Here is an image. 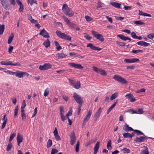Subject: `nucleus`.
I'll return each mask as SVG.
<instances>
[{
	"instance_id": "nucleus-61",
	"label": "nucleus",
	"mask_w": 154,
	"mask_h": 154,
	"mask_svg": "<svg viewBox=\"0 0 154 154\" xmlns=\"http://www.w3.org/2000/svg\"><path fill=\"white\" fill-rule=\"evenodd\" d=\"M20 7V8L19 9V11L20 12H21L23 11V6L22 5V4L19 5Z\"/></svg>"
},
{
	"instance_id": "nucleus-23",
	"label": "nucleus",
	"mask_w": 154,
	"mask_h": 154,
	"mask_svg": "<svg viewBox=\"0 0 154 154\" xmlns=\"http://www.w3.org/2000/svg\"><path fill=\"white\" fill-rule=\"evenodd\" d=\"M100 142H97L94 148V154H96L97 153L100 146Z\"/></svg>"
},
{
	"instance_id": "nucleus-49",
	"label": "nucleus",
	"mask_w": 154,
	"mask_h": 154,
	"mask_svg": "<svg viewBox=\"0 0 154 154\" xmlns=\"http://www.w3.org/2000/svg\"><path fill=\"white\" fill-rule=\"evenodd\" d=\"M18 111V106H16L14 112V116L15 118L17 116Z\"/></svg>"
},
{
	"instance_id": "nucleus-2",
	"label": "nucleus",
	"mask_w": 154,
	"mask_h": 154,
	"mask_svg": "<svg viewBox=\"0 0 154 154\" xmlns=\"http://www.w3.org/2000/svg\"><path fill=\"white\" fill-rule=\"evenodd\" d=\"M7 73L10 74H14L18 78H22L23 77V72H21L19 71H17L15 72H12V71L7 70L6 71H4Z\"/></svg>"
},
{
	"instance_id": "nucleus-14",
	"label": "nucleus",
	"mask_w": 154,
	"mask_h": 154,
	"mask_svg": "<svg viewBox=\"0 0 154 154\" xmlns=\"http://www.w3.org/2000/svg\"><path fill=\"white\" fill-rule=\"evenodd\" d=\"M92 113V110H90L87 114L86 116L85 117L84 119L83 124H85L90 119V116Z\"/></svg>"
},
{
	"instance_id": "nucleus-27",
	"label": "nucleus",
	"mask_w": 154,
	"mask_h": 154,
	"mask_svg": "<svg viewBox=\"0 0 154 154\" xmlns=\"http://www.w3.org/2000/svg\"><path fill=\"white\" fill-rule=\"evenodd\" d=\"M56 33L59 37L62 39L63 38L65 34L64 33H62L59 31H57Z\"/></svg>"
},
{
	"instance_id": "nucleus-47",
	"label": "nucleus",
	"mask_w": 154,
	"mask_h": 154,
	"mask_svg": "<svg viewBox=\"0 0 154 154\" xmlns=\"http://www.w3.org/2000/svg\"><path fill=\"white\" fill-rule=\"evenodd\" d=\"M16 135V134L15 133H13L11 134L10 137L9 143H11V142L13 140L14 137Z\"/></svg>"
},
{
	"instance_id": "nucleus-25",
	"label": "nucleus",
	"mask_w": 154,
	"mask_h": 154,
	"mask_svg": "<svg viewBox=\"0 0 154 154\" xmlns=\"http://www.w3.org/2000/svg\"><path fill=\"white\" fill-rule=\"evenodd\" d=\"M67 55L63 53H58L56 54V57L58 59H62L65 58Z\"/></svg>"
},
{
	"instance_id": "nucleus-16",
	"label": "nucleus",
	"mask_w": 154,
	"mask_h": 154,
	"mask_svg": "<svg viewBox=\"0 0 154 154\" xmlns=\"http://www.w3.org/2000/svg\"><path fill=\"white\" fill-rule=\"evenodd\" d=\"M39 34L45 38H48L49 37L48 34L44 29L41 31Z\"/></svg>"
},
{
	"instance_id": "nucleus-64",
	"label": "nucleus",
	"mask_w": 154,
	"mask_h": 154,
	"mask_svg": "<svg viewBox=\"0 0 154 154\" xmlns=\"http://www.w3.org/2000/svg\"><path fill=\"white\" fill-rule=\"evenodd\" d=\"M117 44L120 46H125V44L122 42H119L117 43Z\"/></svg>"
},
{
	"instance_id": "nucleus-52",
	"label": "nucleus",
	"mask_w": 154,
	"mask_h": 154,
	"mask_svg": "<svg viewBox=\"0 0 154 154\" xmlns=\"http://www.w3.org/2000/svg\"><path fill=\"white\" fill-rule=\"evenodd\" d=\"M85 18L86 19V20L87 21H88V22L90 21H91L92 20H93V19L92 18L89 17L88 16H86L85 17Z\"/></svg>"
},
{
	"instance_id": "nucleus-59",
	"label": "nucleus",
	"mask_w": 154,
	"mask_h": 154,
	"mask_svg": "<svg viewBox=\"0 0 154 154\" xmlns=\"http://www.w3.org/2000/svg\"><path fill=\"white\" fill-rule=\"evenodd\" d=\"M58 151L56 149L53 148L52 149L51 154H55L58 152Z\"/></svg>"
},
{
	"instance_id": "nucleus-5",
	"label": "nucleus",
	"mask_w": 154,
	"mask_h": 154,
	"mask_svg": "<svg viewBox=\"0 0 154 154\" xmlns=\"http://www.w3.org/2000/svg\"><path fill=\"white\" fill-rule=\"evenodd\" d=\"M91 32L93 36L97 39H99L100 41L103 42L104 40L103 35L100 34H99L98 32L92 30Z\"/></svg>"
},
{
	"instance_id": "nucleus-57",
	"label": "nucleus",
	"mask_w": 154,
	"mask_h": 154,
	"mask_svg": "<svg viewBox=\"0 0 154 154\" xmlns=\"http://www.w3.org/2000/svg\"><path fill=\"white\" fill-rule=\"evenodd\" d=\"M127 112H131V114L137 113V112L136 111L133 110L132 109H130Z\"/></svg>"
},
{
	"instance_id": "nucleus-63",
	"label": "nucleus",
	"mask_w": 154,
	"mask_h": 154,
	"mask_svg": "<svg viewBox=\"0 0 154 154\" xmlns=\"http://www.w3.org/2000/svg\"><path fill=\"white\" fill-rule=\"evenodd\" d=\"M26 106V104L25 103V100H24L23 101V103H22V106L21 107V108H24Z\"/></svg>"
},
{
	"instance_id": "nucleus-40",
	"label": "nucleus",
	"mask_w": 154,
	"mask_h": 154,
	"mask_svg": "<svg viewBox=\"0 0 154 154\" xmlns=\"http://www.w3.org/2000/svg\"><path fill=\"white\" fill-rule=\"evenodd\" d=\"M52 145V140L49 139L47 142V147L48 148L50 147Z\"/></svg>"
},
{
	"instance_id": "nucleus-29",
	"label": "nucleus",
	"mask_w": 154,
	"mask_h": 154,
	"mask_svg": "<svg viewBox=\"0 0 154 154\" xmlns=\"http://www.w3.org/2000/svg\"><path fill=\"white\" fill-rule=\"evenodd\" d=\"M139 14L140 15L143 16H144L149 17H151V16L150 14H147L143 12L142 11H140V10L139 11Z\"/></svg>"
},
{
	"instance_id": "nucleus-50",
	"label": "nucleus",
	"mask_w": 154,
	"mask_h": 154,
	"mask_svg": "<svg viewBox=\"0 0 154 154\" xmlns=\"http://www.w3.org/2000/svg\"><path fill=\"white\" fill-rule=\"evenodd\" d=\"M122 151H124V153H128L130 152V150L129 149L127 148H124L122 150Z\"/></svg>"
},
{
	"instance_id": "nucleus-12",
	"label": "nucleus",
	"mask_w": 154,
	"mask_h": 154,
	"mask_svg": "<svg viewBox=\"0 0 154 154\" xmlns=\"http://www.w3.org/2000/svg\"><path fill=\"white\" fill-rule=\"evenodd\" d=\"M93 69L95 72L102 75H105L107 74L106 72L102 69H99V68H93Z\"/></svg>"
},
{
	"instance_id": "nucleus-15",
	"label": "nucleus",
	"mask_w": 154,
	"mask_h": 154,
	"mask_svg": "<svg viewBox=\"0 0 154 154\" xmlns=\"http://www.w3.org/2000/svg\"><path fill=\"white\" fill-rule=\"evenodd\" d=\"M86 47L87 48H90L93 50L95 51L97 50L98 51H100L102 49L101 48H98L97 47L94 46L91 43L88 44L87 45Z\"/></svg>"
},
{
	"instance_id": "nucleus-9",
	"label": "nucleus",
	"mask_w": 154,
	"mask_h": 154,
	"mask_svg": "<svg viewBox=\"0 0 154 154\" xmlns=\"http://www.w3.org/2000/svg\"><path fill=\"white\" fill-rule=\"evenodd\" d=\"M62 17L64 20L70 26L73 28L74 29L75 28L76 25L71 22L66 17L64 16H62Z\"/></svg>"
},
{
	"instance_id": "nucleus-3",
	"label": "nucleus",
	"mask_w": 154,
	"mask_h": 154,
	"mask_svg": "<svg viewBox=\"0 0 154 154\" xmlns=\"http://www.w3.org/2000/svg\"><path fill=\"white\" fill-rule=\"evenodd\" d=\"M113 78L116 81L122 84H126L128 83L127 81L123 78L120 77L118 75H114L113 77Z\"/></svg>"
},
{
	"instance_id": "nucleus-45",
	"label": "nucleus",
	"mask_w": 154,
	"mask_h": 154,
	"mask_svg": "<svg viewBox=\"0 0 154 154\" xmlns=\"http://www.w3.org/2000/svg\"><path fill=\"white\" fill-rule=\"evenodd\" d=\"M123 137L124 138H130L131 134L129 133H126L123 134Z\"/></svg>"
},
{
	"instance_id": "nucleus-48",
	"label": "nucleus",
	"mask_w": 154,
	"mask_h": 154,
	"mask_svg": "<svg viewBox=\"0 0 154 154\" xmlns=\"http://www.w3.org/2000/svg\"><path fill=\"white\" fill-rule=\"evenodd\" d=\"M72 115V110L70 109L68 112L67 113L66 115V119L67 118L69 117V116H71Z\"/></svg>"
},
{
	"instance_id": "nucleus-24",
	"label": "nucleus",
	"mask_w": 154,
	"mask_h": 154,
	"mask_svg": "<svg viewBox=\"0 0 154 154\" xmlns=\"http://www.w3.org/2000/svg\"><path fill=\"white\" fill-rule=\"evenodd\" d=\"M68 66L72 67H83L80 64H76L73 63H69L67 64Z\"/></svg>"
},
{
	"instance_id": "nucleus-13",
	"label": "nucleus",
	"mask_w": 154,
	"mask_h": 154,
	"mask_svg": "<svg viewBox=\"0 0 154 154\" xmlns=\"http://www.w3.org/2000/svg\"><path fill=\"white\" fill-rule=\"evenodd\" d=\"M139 61V60L136 58H133L131 59H125L124 60V61L127 63H134L138 62Z\"/></svg>"
},
{
	"instance_id": "nucleus-39",
	"label": "nucleus",
	"mask_w": 154,
	"mask_h": 154,
	"mask_svg": "<svg viewBox=\"0 0 154 154\" xmlns=\"http://www.w3.org/2000/svg\"><path fill=\"white\" fill-rule=\"evenodd\" d=\"M107 148L109 150H111L112 149V147L111 146V140H109L108 142Z\"/></svg>"
},
{
	"instance_id": "nucleus-31",
	"label": "nucleus",
	"mask_w": 154,
	"mask_h": 154,
	"mask_svg": "<svg viewBox=\"0 0 154 154\" xmlns=\"http://www.w3.org/2000/svg\"><path fill=\"white\" fill-rule=\"evenodd\" d=\"M149 152L148 148L147 147H145L144 149H143L141 154H149Z\"/></svg>"
},
{
	"instance_id": "nucleus-53",
	"label": "nucleus",
	"mask_w": 154,
	"mask_h": 154,
	"mask_svg": "<svg viewBox=\"0 0 154 154\" xmlns=\"http://www.w3.org/2000/svg\"><path fill=\"white\" fill-rule=\"evenodd\" d=\"M147 37L150 39H152L154 38V33H152L149 34L148 35Z\"/></svg>"
},
{
	"instance_id": "nucleus-33",
	"label": "nucleus",
	"mask_w": 154,
	"mask_h": 154,
	"mask_svg": "<svg viewBox=\"0 0 154 154\" xmlns=\"http://www.w3.org/2000/svg\"><path fill=\"white\" fill-rule=\"evenodd\" d=\"M71 38H72L70 36L65 34L63 39L70 41L71 40Z\"/></svg>"
},
{
	"instance_id": "nucleus-20",
	"label": "nucleus",
	"mask_w": 154,
	"mask_h": 154,
	"mask_svg": "<svg viewBox=\"0 0 154 154\" xmlns=\"http://www.w3.org/2000/svg\"><path fill=\"white\" fill-rule=\"evenodd\" d=\"M137 44L138 45L141 46H143L144 47H147L150 45L149 43L143 41H140L137 42Z\"/></svg>"
},
{
	"instance_id": "nucleus-58",
	"label": "nucleus",
	"mask_w": 154,
	"mask_h": 154,
	"mask_svg": "<svg viewBox=\"0 0 154 154\" xmlns=\"http://www.w3.org/2000/svg\"><path fill=\"white\" fill-rule=\"evenodd\" d=\"M100 115V114L97 112L95 113L94 116V117L95 118V120H97V119L99 118Z\"/></svg>"
},
{
	"instance_id": "nucleus-37",
	"label": "nucleus",
	"mask_w": 154,
	"mask_h": 154,
	"mask_svg": "<svg viewBox=\"0 0 154 154\" xmlns=\"http://www.w3.org/2000/svg\"><path fill=\"white\" fill-rule=\"evenodd\" d=\"M54 44L57 50L59 51L62 49L61 47L59 45V43L57 41H55Z\"/></svg>"
},
{
	"instance_id": "nucleus-6",
	"label": "nucleus",
	"mask_w": 154,
	"mask_h": 154,
	"mask_svg": "<svg viewBox=\"0 0 154 154\" xmlns=\"http://www.w3.org/2000/svg\"><path fill=\"white\" fill-rule=\"evenodd\" d=\"M1 64L4 65H12L16 66H20V64L19 63H13L12 62L9 61H3L1 62Z\"/></svg>"
},
{
	"instance_id": "nucleus-32",
	"label": "nucleus",
	"mask_w": 154,
	"mask_h": 154,
	"mask_svg": "<svg viewBox=\"0 0 154 154\" xmlns=\"http://www.w3.org/2000/svg\"><path fill=\"white\" fill-rule=\"evenodd\" d=\"M118 94L117 92H116L113 94L111 96L110 99L111 100H112L117 97H118Z\"/></svg>"
},
{
	"instance_id": "nucleus-35",
	"label": "nucleus",
	"mask_w": 154,
	"mask_h": 154,
	"mask_svg": "<svg viewBox=\"0 0 154 154\" xmlns=\"http://www.w3.org/2000/svg\"><path fill=\"white\" fill-rule=\"evenodd\" d=\"M14 37V35L13 34H11L10 36L8 38V43L10 44L11 43L12 41L13 40Z\"/></svg>"
},
{
	"instance_id": "nucleus-30",
	"label": "nucleus",
	"mask_w": 154,
	"mask_h": 154,
	"mask_svg": "<svg viewBox=\"0 0 154 154\" xmlns=\"http://www.w3.org/2000/svg\"><path fill=\"white\" fill-rule=\"evenodd\" d=\"M43 44L46 48L49 47L50 45V43L49 40L48 39H47Z\"/></svg>"
},
{
	"instance_id": "nucleus-21",
	"label": "nucleus",
	"mask_w": 154,
	"mask_h": 154,
	"mask_svg": "<svg viewBox=\"0 0 154 154\" xmlns=\"http://www.w3.org/2000/svg\"><path fill=\"white\" fill-rule=\"evenodd\" d=\"M123 129L126 132H128L130 131H134L133 129L131 127L128 126V125L126 124L123 127Z\"/></svg>"
},
{
	"instance_id": "nucleus-17",
	"label": "nucleus",
	"mask_w": 154,
	"mask_h": 154,
	"mask_svg": "<svg viewBox=\"0 0 154 154\" xmlns=\"http://www.w3.org/2000/svg\"><path fill=\"white\" fill-rule=\"evenodd\" d=\"M125 97L128 98L131 102H133L136 101V99L134 98L133 95L131 94H127L125 95Z\"/></svg>"
},
{
	"instance_id": "nucleus-60",
	"label": "nucleus",
	"mask_w": 154,
	"mask_h": 154,
	"mask_svg": "<svg viewBox=\"0 0 154 154\" xmlns=\"http://www.w3.org/2000/svg\"><path fill=\"white\" fill-rule=\"evenodd\" d=\"M62 97L65 101L67 102L68 100L69 97L67 96L63 95Z\"/></svg>"
},
{
	"instance_id": "nucleus-18",
	"label": "nucleus",
	"mask_w": 154,
	"mask_h": 154,
	"mask_svg": "<svg viewBox=\"0 0 154 154\" xmlns=\"http://www.w3.org/2000/svg\"><path fill=\"white\" fill-rule=\"evenodd\" d=\"M23 139V137L19 133H18L17 137V141L18 146H20V143L22 142Z\"/></svg>"
},
{
	"instance_id": "nucleus-42",
	"label": "nucleus",
	"mask_w": 154,
	"mask_h": 154,
	"mask_svg": "<svg viewBox=\"0 0 154 154\" xmlns=\"http://www.w3.org/2000/svg\"><path fill=\"white\" fill-rule=\"evenodd\" d=\"M143 51L142 50H133L131 52L135 54H137L140 53H142Z\"/></svg>"
},
{
	"instance_id": "nucleus-43",
	"label": "nucleus",
	"mask_w": 154,
	"mask_h": 154,
	"mask_svg": "<svg viewBox=\"0 0 154 154\" xmlns=\"http://www.w3.org/2000/svg\"><path fill=\"white\" fill-rule=\"evenodd\" d=\"M84 37L86 39L89 40L91 39L92 37H90L88 34L86 33H84Z\"/></svg>"
},
{
	"instance_id": "nucleus-11",
	"label": "nucleus",
	"mask_w": 154,
	"mask_h": 154,
	"mask_svg": "<svg viewBox=\"0 0 154 154\" xmlns=\"http://www.w3.org/2000/svg\"><path fill=\"white\" fill-rule=\"evenodd\" d=\"M147 138V137L145 135H144L143 136H141L140 137H137L134 139V141L137 143L143 142H144Z\"/></svg>"
},
{
	"instance_id": "nucleus-51",
	"label": "nucleus",
	"mask_w": 154,
	"mask_h": 154,
	"mask_svg": "<svg viewBox=\"0 0 154 154\" xmlns=\"http://www.w3.org/2000/svg\"><path fill=\"white\" fill-rule=\"evenodd\" d=\"M7 121V119H6V120H5L2 124V126L1 127V129H3L5 127L6 124V123Z\"/></svg>"
},
{
	"instance_id": "nucleus-38",
	"label": "nucleus",
	"mask_w": 154,
	"mask_h": 154,
	"mask_svg": "<svg viewBox=\"0 0 154 154\" xmlns=\"http://www.w3.org/2000/svg\"><path fill=\"white\" fill-rule=\"evenodd\" d=\"M5 29V25L3 24L0 25V35L2 34Z\"/></svg>"
},
{
	"instance_id": "nucleus-44",
	"label": "nucleus",
	"mask_w": 154,
	"mask_h": 154,
	"mask_svg": "<svg viewBox=\"0 0 154 154\" xmlns=\"http://www.w3.org/2000/svg\"><path fill=\"white\" fill-rule=\"evenodd\" d=\"M12 147V145L11 143H9V144H8L7 148L6 150L8 151H10Z\"/></svg>"
},
{
	"instance_id": "nucleus-41",
	"label": "nucleus",
	"mask_w": 154,
	"mask_h": 154,
	"mask_svg": "<svg viewBox=\"0 0 154 154\" xmlns=\"http://www.w3.org/2000/svg\"><path fill=\"white\" fill-rule=\"evenodd\" d=\"M51 65L50 63H45L44 65H40L39 67H51Z\"/></svg>"
},
{
	"instance_id": "nucleus-7",
	"label": "nucleus",
	"mask_w": 154,
	"mask_h": 154,
	"mask_svg": "<svg viewBox=\"0 0 154 154\" xmlns=\"http://www.w3.org/2000/svg\"><path fill=\"white\" fill-rule=\"evenodd\" d=\"M8 0H2L1 3L3 7L6 10H8L11 8L10 5L8 3Z\"/></svg>"
},
{
	"instance_id": "nucleus-22",
	"label": "nucleus",
	"mask_w": 154,
	"mask_h": 154,
	"mask_svg": "<svg viewBox=\"0 0 154 154\" xmlns=\"http://www.w3.org/2000/svg\"><path fill=\"white\" fill-rule=\"evenodd\" d=\"M54 134L55 137L57 140H61V138L60 136H59L58 133V131L56 128H55V130L53 132Z\"/></svg>"
},
{
	"instance_id": "nucleus-54",
	"label": "nucleus",
	"mask_w": 154,
	"mask_h": 154,
	"mask_svg": "<svg viewBox=\"0 0 154 154\" xmlns=\"http://www.w3.org/2000/svg\"><path fill=\"white\" fill-rule=\"evenodd\" d=\"M49 91L48 89V88H47L45 91L44 93V95L45 97H46L48 96L49 94Z\"/></svg>"
},
{
	"instance_id": "nucleus-34",
	"label": "nucleus",
	"mask_w": 154,
	"mask_h": 154,
	"mask_svg": "<svg viewBox=\"0 0 154 154\" xmlns=\"http://www.w3.org/2000/svg\"><path fill=\"white\" fill-rule=\"evenodd\" d=\"M71 38H72L70 36L65 34L63 39L70 41L71 40Z\"/></svg>"
},
{
	"instance_id": "nucleus-28",
	"label": "nucleus",
	"mask_w": 154,
	"mask_h": 154,
	"mask_svg": "<svg viewBox=\"0 0 154 154\" xmlns=\"http://www.w3.org/2000/svg\"><path fill=\"white\" fill-rule=\"evenodd\" d=\"M72 86L76 89H79L80 87V82L79 81H77L76 82H75Z\"/></svg>"
},
{
	"instance_id": "nucleus-4",
	"label": "nucleus",
	"mask_w": 154,
	"mask_h": 154,
	"mask_svg": "<svg viewBox=\"0 0 154 154\" xmlns=\"http://www.w3.org/2000/svg\"><path fill=\"white\" fill-rule=\"evenodd\" d=\"M73 97L76 102L78 103L79 105H82L83 103L82 99L80 96L74 92L73 93Z\"/></svg>"
},
{
	"instance_id": "nucleus-55",
	"label": "nucleus",
	"mask_w": 154,
	"mask_h": 154,
	"mask_svg": "<svg viewBox=\"0 0 154 154\" xmlns=\"http://www.w3.org/2000/svg\"><path fill=\"white\" fill-rule=\"evenodd\" d=\"M79 141H78L77 142L76 147H75V151L76 152H78L79 151Z\"/></svg>"
},
{
	"instance_id": "nucleus-8",
	"label": "nucleus",
	"mask_w": 154,
	"mask_h": 154,
	"mask_svg": "<svg viewBox=\"0 0 154 154\" xmlns=\"http://www.w3.org/2000/svg\"><path fill=\"white\" fill-rule=\"evenodd\" d=\"M70 143L71 145H73L76 141V137L74 132H72L70 135Z\"/></svg>"
},
{
	"instance_id": "nucleus-46",
	"label": "nucleus",
	"mask_w": 154,
	"mask_h": 154,
	"mask_svg": "<svg viewBox=\"0 0 154 154\" xmlns=\"http://www.w3.org/2000/svg\"><path fill=\"white\" fill-rule=\"evenodd\" d=\"M134 23L136 25H143L145 24V23L142 22L141 21H137L134 22Z\"/></svg>"
},
{
	"instance_id": "nucleus-1",
	"label": "nucleus",
	"mask_w": 154,
	"mask_h": 154,
	"mask_svg": "<svg viewBox=\"0 0 154 154\" xmlns=\"http://www.w3.org/2000/svg\"><path fill=\"white\" fill-rule=\"evenodd\" d=\"M62 10L69 17H72L74 15V12L69 8L66 4H63L62 7Z\"/></svg>"
},
{
	"instance_id": "nucleus-36",
	"label": "nucleus",
	"mask_w": 154,
	"mask_h": 154,
	"mask_svg": "<svg viewBox=\"0 0 154 154\" xmlns=\"http://www.w3.org/2000/svg\"><path fill=\"white\" fill-rule=\"evenodd\" d=\"M134 132L136 133V134L138 135H144V134L142 132L137 130H134Z\"/></svg>"
},
{
	"instance_id": "nucleus-62",
	"label": "nucleus",
	"mask_w": 154,
	"mask_h": 154,
	"mask_svg": "<svg viewBox=\"0 0 154 154\" xmlns=\"http://www.w3.org/2000/svg\"><path fill=\"white\" fill-rule=\"evenodd\" d=\"M37 107L35 108L34 110V112L33 113V115L32 116V118H33L34 117L36 114L37 113Z\"/></svg>"
},
{
	"instance_id": "nucleus-19",
	"label": "nucleus",
	"mask_w": 154,
	"mask_h": 154,
	"mask_svg": "<svg viewBox=\"0 0 154 154\" xmlns=\"http://www.w3.org/2000/svg\"><path fill=\"white\" fill-rule=\"evenodd\" d=\"M117 36L119 37L122 40L124 41H126L127 40H129L130 41H131V39L130 38L128 37L125 36L122 34L118 35H117Z\"/></svg>"
},
{
	"instance_id": "nucleus-56",
	"label": "nucleus",
	"mask_w": 154,
	"mask_h": 154,
	"mask_svg": "<svg viewBox=\"0 0 154 154\" xmlns=\"http://www.w3.org/2000/svg\"><path fill=\"white\" fill-rule=\"evenodd\" d=\"M35 0H28V4H30L31 5L35 3Z\"/></svg>"
},
{
	"instance_id": "nucleus-10",
	"label": "nucleus",
	"mask_w": 154,
	"mask_h": 154,
	"mask_svg": "<svg viewBox=\"0 0 154 154\" xmlns=\"http://www.w3.org/2000/svg\"><path fill=\"white\" fill-rule=\"evenodd\" d=\"M60 116L61 119L63 121H64L65 120H66V116H65L64 115V110L63 107V106H60Z\"/></svg>"
},
{
	"instance_id": "nucleus-26",
	"label": "nucleus",
	"mask_w": 154,
	"mask_h": 154,
	"mask_svg": "<svg viewBox=\"0 0 154 154\" xmlns=\"http://www.w3.org/2000/svg\"><path fill=\"white\" fill-rule=\"evenodd\" d=\"M110 4L112 6L117 8H121V4L120 3L114 2H112L110 3Z\"/></svg>"
}]
</instances>
